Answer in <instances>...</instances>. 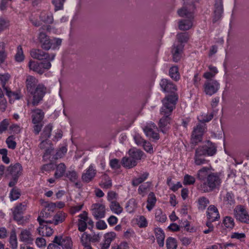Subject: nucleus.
Here are the masks:
<instances>
[{"instance_id": "obj_1", "label": "nucleus", "mask_w": 249, "mask_h": 249, "mask_svg": "<svg viewBox=\"0 0 249 249\" xmlns=\"http://www.w3.org/2000/svg\"><path fill=\"white\" fill-rule=\"evenodd\" d=\"M26 88L28 94L32 97L30 104L33 106H38L42 101L47 92V88L34 76L28 75L26 77Z\"/></svg>"}, {"instance_id": "obj_2", "label": "nucleus", "mask_w": 249, "mask_h": 249, "mask_svg": "<svg viewBox=\"0 0 249 249\" xmlns=\"http://www.w3.org/2000/svg\"><path fill=\"white\" fill-rule=\"evenodd\" d=\"M177 96L171 95L165 97L162 100L163 106L160 109V114L163 115L160 120L158 124L160 130L165 134L169 129V124L171 118L170 115L175 108V105L178 100Z\"/></svg>"}, {"instance_id": "obj_3", "label": "nucleus", "mask_w": 249, "mask_h": 249, "mask_svg": "<svg viewBox=\"0 0 249 249\" xmlns=\"http://www.w3.org/2000/svg\"><path fill=\"white\" fill-rule=\"evenodd\" d=\"M52 27L50 25H43L39 29V35L38 39L40 44L41 47L45 51L50 49L55 50L59 48L62 43V40L58 38H53L50 39L49 36L44 32L47 31L51 32Z\"/></svg>"}, {"instance_id": "obj_4", "label": "nucleus", "mask_w": 249, "mask_h": 249, "mask_svg": "<svg viewBox=\"0 0 249 249\" xmlns=\"http://www.w3.org/2000/svg\"><path fill=\"white\" fill-rule=\"evenodd\" d=\"M222 183L220 174L212 172L206 178V180L200 183L199 189L203 192L209 193L219 189Z\"/></svg>"}, {"instance_id": "obj_5", "label": "nucleus", "mask_w": 249, "mask_h": 249, "mask_svg": "<svg viewBox=\"0 0 249 249\" xmlns=\"http://www.w3.org/2000/svg\"><path fill=\"white\" fill-rule=\"evenodd\" d=\"M22 167L19 163L11 164L6 171L7 176H10L12 179L9 183V186L14 187L17 183L19 177L22 175Z\"/></svg>"}, {"instance_id": "obj_6", "label": "nucleus", "mask_w": 249, "mask_h": 249, "mask_svg": "<svg viewBox=\"0 0 249 249\" xmlns=\"http://www.w3.org/2000/svg\"><path fill=\"white\" fill-rule=\"evenodd\" d=\"M233 214L236 220L241 223L249 224V214L244 206H236L233 210Z\"/></svg>"}, {"instance_id": "obj_7", "label": "nucleus", "mask_w": 249, "mask_h": 249, "mask_svg": "<svg viewBox=\"0 0 249 249\" xmlns=\"http://www.w3.org/2000/svg\"><path fill=\"white\" fill-rule=\"evenodd\" d=\"M203 92L209 96H212L217 92L219 83L215 80H206L203 85Z\"/></svg>"}, {"instance_id": "obj_8", "label": "nucleus", "mask_w": 249, "mask_h": 249, "mask_svg": "<svg viewBox=\"0 0 249 249\" xmlns=\"http://www.w3.org/2000/svg\"><path fill=\"white\" fill-rule=\"evenodd\" d=\"M29 67L33 71L42 74L45 70L50 69L51 67V64L50 62H38L34 61H30Z\"/></svg>"}, {"instance_id": "obj_9", "label": "nucleus", "mask_w": 249, "mask_h": 249, "mask_svg": "<svg viewBox=\"0 0 249 249\" xmlns=\"http://www.w3.org/2000/svg\"><path fill=\"white\" fill-rule=\"evenodd\" d=\"M53 242L59 245L63 249H72V241L69 236H55Z\"/></svg>"}, {"instance_id": "obj_10", "label": "nucleus", "mask_w": 249, "mask_h": 249, "mask_svg": "<svg viewBox=\"0 0 249 249\" xmlns=\"http://www.w3.org/2000/svg\"><path fill=\"white\" fill-rule=\"evenodd\" d=\"M198 147L207 156H213L217 151V146L215 144L210 141H206L204 144Z\"/></svg>"}, {"instance_id": "obj_11", "label": "nucleus", "mask_w": 249, "mask_h": 249, "mask_svg": "<svg viewBox=\"0 0 249 249\" xmlns=\"http://www.w3.org/2000/svg\"><path fill=\"white\" fill-rule=\"evenodd\" d=\"M184 45L181 43H174L171 48V53L172 55L173 61L178 62L182 57Z\"/></svg>"}, {"instance_id": "obj_12", "label": "nucleus", "mask_w": 249, "mask_h": 249, "mask_svg": "<svg viewBox=\"0 0 249 249\" xmlns=\"http://www.w3.org/2000/svg\"><path fill=\"white\" fill-rule=\"evenodd\" d=\"M160 86L163 91L165 92L171 93L170 95H175L178 98V96L175 94V91L177 90L176 86L170 80L162 79L160 82ZM170 95H167V96ZM167 97V96H166Z\"/></svg>"}, {"instance_id": "obj_13", "label": "nucleus", "mask_w": 249, "mask_h": 249, "mask_svg": "<svg viewBox=\"0 0 249 249\" xmlns=\"http://www.w3.org/2000/svg\"><path fill=\"white\" fill-rule=\"evenodd\" d=\"M92 213L96 219L104 218L105 216V206L100 203H95L91 206Z\"/></svg>"}, {"instance_id": "obj_14", "label": "nucleus", "mask_w": 249, "mask_h": 249, "mask_svg": "<svg viewBox=\"0 0 249 249\" xmlns=\"http://www.w3.org/2000/svg\"><path fill=\"white\" fill-rule=\"evenodd\" d=\"M204 130L203 126L200 124L194 128L192 134V143L196 144L202 141Z\"/></svg>"}, {"instance_id": "obj_15", "label": "nucleus", "mask_w": 249, "mask_h": 249, "mask_svg": "<svg viewBox=\"0 0 249 249\" xmlns=\"http://www.w3.org/2000/svg\"><path fill=\"white\" fill-rule=\"evenodd\" d=\"M207 156L200 148L197 147L195 150V154L194 157V163L196 165H201L207 164L209 161L206 160L205 157Z\"/></svg>"}, {"instance_id": "obj_16", "label": "nucleus", "mask_w": 249, "mask_h": 249, "mask_svg": "<svg viewBox=\"0 0 249 249\" xmlns=\"http://www.w3.org/2000/svg\"><path fill=\"white\" fill-rule=\"evenodd\" d=\"M214 7L213 22L215 23L222 17L223 13V1L215 0Z\"/></svg>"}, {"instance_id": "obj_17", "label": "nucleus", "mask_w": 249, "mask_h": 249, "mask_svg": "<svg viewBox=\"0 0 249 249\" xmlns=\"http://www.w3.org/2000/svg\"><path fill=\"white\" fill-rule=\"evenodd\" d=\"M31 56L34 59L39 60H45L49 58L50 54L45 52L42 50L32 49L30 51Z\"/></svg>"}, {"instance_id": "obj_18", "label": "nucleus", "mask_w": 249, "mask_h": 249, "mask_svg": "<svg viewBox=\"0 0 249 249\" xmlns=\"http://www.w3.org/2000/svg\"><path fill=\"white\" fill-rule=\"evenodd\" d=\"M44 209L40 213V215L44 218L50 216L51 213L54 211L56 208V204L53 202H45Z\"/></svg>"}, {"instance_id": "obj_19", "label": "nucleus", "mask_w": 249, "mask_h": 249, "mask_svg": "<svg viewBox=\"0 0 249 249\" xmlns=\"http://www.w3.org/2000/svg\"><path fill=\"white\" fill-rule=\"evenodd\" d=\"M96 174V170L93 168L92 165H90L86 170V172L82 174V179L84 182L87 183L89 182L94 178Z\"/></svg>"}, {"instance_id": "obj_20", "label": "nucleus", "mask_w": 249, "mask_h": 249, "mask_svg": "<svg viewBox=\"0 0 249 249\" xmlns=\"http://www.w3.org/2000/svg\"><path fill=\"white\" fill-rule=\"evenodd\" d=\"M32 118L33 124L42 123L44 117V112L40 109L35 108L32 110Z\"/></svg>"}, {"instance_id": "obj_21", "label": "nucleus", "mask_w": 249, "mask_h": 249, "mask_svg": "<svg viewBox=\"0 0 249 249\" xmlns=\"http://www.w3.org/2000/svg\"><path fill=\"white\" fill-rule=\"evenodd\" d=\"M207 213V216L209 220L215 221L220 218L218 210L214 205H210L208 208Z\"/></svg>"}, {"instance_id": "obj_22", "label": "nucleus", "mask_w": 249, "mask_h": 249, "mask_svg": "<svg viewBox=\"0 0 249 249\" xmlns=\"http://www.w3.org/2000/svg\"><path fill=\"white\" fill-rule=\"evenodd\" d=\"M154 233L157 243L160 247H163L164 244L165 234L163 231L160 228H155Z\"/></svg>"}, {"instance_id": "obj_23", "label": "nucleus", "mask_w": 249, "mask_h": 249, "mask_svg": "<svg viewBox=\"0 0 249 249\" xmlns=\"http://www.w3.org/2000/svg\"><path fill=\"white\" fill-rule=\"evenodd\" d=\"M193 18H186L178 21V28L180 30L186 31L189 30L193 25Z\"/></svg>"}, {"instance_id": "obj_24", "label": "nucleus", "mask_w": 249, "mask_h": 249, "mask_svg": "<svg viewBox=\"0 0 249 249\" xmlns=\"http://www.w3.org/2000/svg\"><path fill=\"white\" fill-rule=\"evenodd\" d=\"M121 164L124 167L128 169L132 168L137 164V161L129 157H123L121 160Z\"/></svg>"}, {"instance_id": "obj_25", "label": "nucleus", "mask_w": 249, "mask_h": 249, "mask_svg": "<svg viewBox=\"0 0 249 249\" xmlns=\"http://www.w3.org/2000/svg\"><path fill=\"white\" fill-rule=\"evenodd\" d=\"M129 156L135 161L140 160L144 155V153L141 150L135 148L130 149L128 151Z\"/></svg>"}, {"instance_id": "obj_26", "label": "nucleus", "mask_w": 249, "mask_h": 249, "mask_svg": "<svg viewBox=\"0 0 249 249\" xmlns=\"http://www.w3.org/2000/svg\"><path fill=\"white\" fill-rule=\"evenodd\" d=\"M19 239L20 241L27 244H32L33 241L31 232L26 230L21 231L19 235Z\"/></svg>"}, {"instance_id": "obj_27", "label": "nucleus", "mask_w": 249, "mask_h": 249, "mask_svg": "<svg viewBox=\"0 0 249 249\" xmlns=\"http://www.w3.org/2000/svg\"><path fill=\"white\" fill-rule=\"evenodd\" d=\"M210 170V168L208 167H203L199 169L197 173V178L200 181V183L205 181L206 180V178L209 175L208 172Z\"/></svg>"}, {"instance_id": "obj_28", "label": "nucleus", "mask_w": 249, "mask_h": 249, "mask_svg": "<svg viewBox=\"0 0 249 249\" xmlns=\"http://www.w3.org/2000/svg\"><path fill=\"white\" fill-rule=\"evenodd\" d=\"M177 13L180 17H185L189 18H194L193 13L186 6H183L182 8L179 9Z\"/></svg>"}, {"instance_id": "obj_29", "label": "nucleus", "mask_w": 249, "mask_h": 249, "mask_svg": "<svg viewBox=\"0 0 249 249\" xmlns=\"http://www.w3.org/2000/svg\"><path fill=\"white\" fill-rule=\"evenodd\" d=\"M53 129V125L52 124H49L43 129L42 132L41 133L39 137L40 139L48 140L51 135V132Z\"/></svg>"}, {"instance_id": "obj_30", "label": "nucleus", "mask_w": 249, "mask_h": 249, "mask_svg": "<svg viewBox=\"0 0 249 249\" xmlns=\"http://www.w3.org/2000/svg\"><path fill=\"white\" fill-rule=\"evenodd\" d=\"M149 173L144 172L140 177L134 178L132 181V184L133 186H137L140 184L144 182L148 177Z\"/></svg>"}, {"instance_id": "obj_31", "label": "nucleus", "mask_w": 249, "mask_h": 249, "mask_svg": "<svg viewBox=\"0 0 249 249\" xmlns=\"http://www.w3.org/2000/svg\"><path fill=\"white\" fill-rule=\"evenodd\" d=\"M9 243L11 245L12 249H17L18 248V242L17 237L16 235V231L13 229L10 232V236L9 238Z\"/></svg>"}, {"instance_id": "obj_32", "label": "nucleus", "mask_w": 249, "mask_h": 249, "mask_svg": "<svg viewBox=\"0 0 249 249\" xmlns=\"http://www.w3.org/2000/svg\"><path fill=\"white\" fill-rule=\"evenodd\" d=\"M109 207L111 211L117 214H119L123 212V208L116 201H111Z\"/></svg>"}, {"instance_id": "obj_33", "label": "nucleus", "mask_w": 249, "mask_h": 249, "mask_svg": "<svg viewBox=\"0 0 249 249\" xmlns=\"http://www.w3.org/2000/svg\"><path fill=\"white\" fill-rule=\"evenodd\" d=\"M144 132L147 137L152 138L154 140H158L160 138L159 135L158 133L155 132L151 128L146 126L144 129Z\"/></svg>"}, {"instance_id": "obj_34", "label": "nucleus", "mask_w": 249, "mask_h": 249, "mask_svg": "<svg viewBox=\"0 0 249 249\" xmlns=\"http://www.w3.org/2000/svg\"><path fill=\"white\" fill-rule=\"evenodd\" d=\"M137 207V203L135 199L132 198L126 203L125 209L127 212L132 213L134 212Z\"/></svg>"}, {"instance_id": "obj_35", "label": "nucleus", "mask_w": 249, "mask_h": 249, "mask_svg": "<svg viewBox=\"0 0 249 249\" xmlns=\"http://www.w3.org/2000/svg\"><path fill=\"white\" fill-rule=\"evenodd\" d=\"M169 75L170 77L175 80L178 81L180 79V75L178 72V68L177 66L172 67L169 70Z\"/></svg>"}, {"instance_id": "obj_36", "label": "nucleus", "mask_w": 249, "mask_h": 249, "mask_svg": "<svg viewBox=\"0 0 249 249\" xmlns=\"http://www.w3.org/2000/svg\"><path fill=\"white\" fill-rule=\"evenodd\" d=\"M66 167L64 163H61L56 167V172L54 176L56 178H59L62 177L66 171Z\"/></svg>"}, {"instance_id": "obj_37", "label": "nucleus", "mask_w": 249, "mask_h": 249, "mask_svg": "<svg viewBox=\"0 0 249 249\" xmlns=\"http://www.w3.org/2000/svg\"><path fill=\"white\" fill-rule=\"evenodd\" d=\"M67 151V148L65 146H62L56 150L55 154L53 156L51 159H50V160L52 161L62 158L65 154L66 153Z\"/></svg>"}, {"instance_id": "obj_38", "label": "nucleus", "mask_w": 249, "mask_h": 249, "mask_svg": "<svg viewBox=\"0 0 249 249\" xmlns=\"http://www.w3.org/2000/svg\"><path fill=\"white\" fill-rule=\"evenodd\" d=\"M167 249H177L178 247L177 240L173 237H169L166 240Z\"/></svg>"}, {"instance_id": "obj_39", "label": "nucleus", "mask_w": 249, "mask_h": 249, "mask_svg": "<svg viewBox=\"0 0 249 249\" xmlns=\"http://www.w3.org/2000/svg\"><path fill=\"white\" fill-rule=\"evenodd\" d=\"M66 214L62 212H59L54 216L53 220L54 224L57 225L59 223L63 222L66 218Z\"/></svg>"}, {"instance_id": "obj_40", "label": "nucleus", "mask_w": 249, "mask_h": 249, "mask_svg": "<svg viewBox=\"0 0 249 249\" xmlns=\"http://www.w3.org/2000/svg\"><path fill=\"white\" fill-rule=\"evenodd\" d=\"M6 95L10 98H13L15 100H19L21 98L20 92L19 91H12L9 88L4 90Z\"/></svg>"}, {"instance_id": "obj_41", "label": "nucleus", "mask_w": 249, "mask_h": 249, "mask_svg": "<svg viewBox=\"0 0 249 249\" xmlns=\"http://www.w3.org/2000/svg\"><path fill=\"white\" fill-rule=\"evenodd\" d=\"M116 236V233L113 231L106 233L104 235L105 242L104 244L109 247L111 242L114 240Z\"/></svg>"}, {"instance_id": "obj_42", "label": "nucleus", "mask_w": 249, "mask_h": 249, "mask_svg": "<svg viewBox=\"0 0 249 249\" xmlns=\"http://www.w3.org/2000/svg\"><path fill=\"white\" fill-rule=\"evenodd\" d=\"M42 216L40 214V216H39L37 219L38 222H39V224L40 225V227L38 228V232L40 234H41V232H42L43 233V230L44 229L45 226H46V225H44V223L46 224H52L53 222V220H44L41 218V217Z\"/></svg>"}, {"instance_id": "obj_43", "label": "nucleus", "mask_w": 249, "mask_h": 249, "mask_svg": "<svg viewBox=\"0 0 249 249\" xmlns=\"http://www.w3.org/2000/svg\"><path fill=\"white\" fill-rule=\"evenodd\" d=\"M177 38L178 40V42L176 43H186L189 38V35L187 33H180L177 35Z\"/></svg>"}, {"instance_id": "obj_44", "label": "nucleus", "mask_w": 249, "mask_h": 249, "mask_svg": "<svg viewBox=\"0 0 249 249\" xmlns=\"http://www.w3.org/2000/svg\"><path fill=\"white\" fill-rule=\"evenodd\" d=\"M224 201L227 204L233 205L235 204L234 196L231 192H228L226 193V196L224 197Z\"/></svg>"}, {"instance_id": "obj_45", "label": "nucleus", "mask_w": 249, "mask_h": 249, "mask_svg": "<svg viewBox=\"0 0 249 249\" xmlns=\"http://www.w3.org/2000/svg\"><path fill=\"white\" fill-rule=\"evenodd\" d=\"M151 185L150 182H147L146 183L141 185L138 189V193L141 195L142 197L146 195L147 190L149 188Z\"/></svg>"}, {"instance_id": "obj_46", "label": "nucleus", "mask_w": 249, "mask_h": 249, "mask_svg": "<svg viewBox=\"0 0 249 249\" xmlns=\"http://www.w3.org/2000/svg\"><path fill=\"white\" fill-rule=\"evenodd\" d=\"M15 60L18 62H21L24 59L23 52L20 45L18 46L17 48V52L15 55Z\"/></svg>"}, {"instance_id": "obj_47", "label": "nucleus", "mask_w": 249, "mask_h": 249, "mask_svg": "<svg viewBox=\"0 0 249 249\" xmlns=\"http://www.w3.org/2000/svg\"><path fill=\"white\" fill-rule=\"evenodd\" d=\"M20 195L19 189L14 187L11 190L9 196L11 200L13 201L18 199L20 197Z\"/></svg>"}, {"instance_id": "obj_48", "label": "nucleus", "mask_w": 249, "mask_h": 249, "mask_svg": "<svg viewBox=\"0 0 249 249\" xmlns=\"http://www.w3.org/2000/svg\"><path fill=\"white\" fill-rule=\"evenodd\" d=\"M213 112H212L207 114L203 113L200 116L199 122L205 123L210 121L213 117Z\"/></svg>"}, {"instance_id": "obj_49", "label": "nucleus", "mask_w": 249, "mask_h": 249, "mask_svg": "<svg viewBox=\"0 0 249 249\" xmlns=\"http://www.w3.org/2000/svg\"><path fill=\"white\" fill-rule=\"evenodd\" d=\"M65 177L68 178L71 181L75 182L77 178L78 175L77 172L74 170L68 171L65 173Z\"/></svg>"}, {"instance_id": "obj_50", "label": "nucleus", "mask_w": 249, "mask_h": 249, "mask_svg": "<svg viewBox=\"0 0 249 249\" xmlns=\"http://www.w3.org/2000/svg\"><path fill=\"white\" fill-rule=\"evenodd\" d=\"M155 218L156 220L160 222H164L166 219V216L163 213L160 209L157 210L155 212Z\"/></svg>"}, {"instance_id": "obj_51", "label": "nucleus", "mask_w": 249, "mask_h": 249, "mask_svg": "<svg viewBox=\"0 0 249 249\" xmlns=\"http://www.w3.org/2000/svg\"><path fill=\"white\" fill-rule=\"evenodd\" d=\"M15 139V137L13 135H11L6 139V143L9 148L11 149H15L17 145V143L14 141Z\"/></svg>"}, {"instance_id": "obj_52", "label": "nucleus", "mask_w": 249, "mask_h": 249, "mask_svg": "<svg viewBox=\"0 0 249 249\" xmlns=\"http://www.w3.org/2000/svg\"><path fill=\"white\" fill-rule=\"evenodd\" d=\"M224 226L229 229H232L234 226V219L230 216H226L223 222Z\"/></svg>"}, {"instance_id": "obj_53", "label": "nucleus", "mask_w": 249, "mask_h": 249, "mask_svg": "<svg viewBox=\"0 0 249 249\" xmlns=\"http://www.w3.org/2000/svg\"><path fill=\"white\" fill-rule=\"evenodd\" d=\"M199 204V209L204 210L207 206L208 204H209V200L208 198L202 196L200 197L198 200Z\"/></svg>"}, {"instance_id": "obj_54", "label": "nucleus", "mask_w": 249, "mask_h": 249, "mask_svg": "<svg viewBox=\"0 0 249 249\" xmlns=\"http://www.w3.org/2000/svg\"><path fill=\"white\" fill-rule=\"evenodd\" d=\"M10 76L8 73L3 74H0V81L1 82V86L4 90L7 89L8 87L6 86V84L9 80Z\"/></svg>"}, {"instance_id": "obj_55", "label": "nucleus", "mask_w": 249, "mask_h": 249, "mask_svg": "<svg viewBox=\"0 0 249 249\" xmlns=\"http://www.w3.org/2000/svg\"><path fill=\"white\" fill-rule=\"evenodd\" d=\"M66 0H53L52 3L55 7V11L62 10Z\"/></svg>"}, {"instance_id": "obj_56", "label": "nucleus", "mask_w": 249, "mask_h": 249, "mask_svg": "<svg viewBox=\"0 0 249 249\" xmlns=\"http://www.w3.org/2000/svg\"><path fill=\"white\" fill-rule=\"evenodd\" d=\"M195 178L189 175L186 174L184 177L183 184L184 185H192L195 182Z\"/></svg>"}, {"instance_id": "obj_57", "label": "nucleus", "mask_w": 249, "mask_h": 249, "mask_svg": "<svg viewBox=\"0 0 249 249\" xmlns=\"http://www.w3.org/2000/svg\"><path fill=\"white\" fill-rule=\"evenodd\" d=\"M54 148L52 144L50 143V146L49 148H47L43 156V160L44 161H46L47 160L50 159V157H48L49 155H51L53 151Z\"/></svg>"}, {"instance_id": "obj_58", "label": "nucleus", "mask_w": 249, "mask_h": 249, "mask_svg": "<svg viewBox=\"0 0 249 249\" xmlns=\"http://www.w3.org/2000/svg\"><path fill=\"white\" fill-rule=\"evenodd\" d=\"M40 18L42 21L44 22L49 24H51L53 22V18L51 14H47L40 16Z\"/></svg>"}, {"instance_id": "obj_59", "label": "nucleus", "mask_w": 249, "mask_h": 249, "mask_svg": "<svg viewBox=\"0 0 249 249\" xmlns=\"http://www.w3.org/2000/svg\"><path fill=\"white\" fill-rule=\"evenodd\" d=\"M109 165L112 169H119L121 168V164L119 160L117 159H113L110 160Z\"/></svg>"}, {"instance_id": "obj_60", "label": "nucleus", "mask_w": 249, "mask_h": 249, "mask_svg": "<svg viewBox=\"0 0 249 249\" xmlns=\"http://www.w3.org/2000/svg\"><path fill=\"white\" fill-rule=\"evenodd\" d=\"M55 168L54 164L53 162L44 164L41 168V170L44 171H50L53 170Z\"/></svg>"}, {"instance_id": "obj_61", "label": "nucleus", "mask_w": 249, "mask_h": 249, "mask_svg": "<svg viewBox=\"0 0 249 249\" xmlns=\"http://www.w3.org/2000/svg\"><path fill=\"white\" fill-rule=\"evenodd\" d=\"M134 140L135 143L138 145H142L143 143L146 141L144 140L139 134H135L134 136Z\"/></svg>"}, {"instance_id": "obj_62", "label": "nucleus", "mask_w": 249, "mask_h": 249, "mask_svg": "<svg viewBox=\"0 0 249 249\" xmlns=\"http://www.w3.org/2000/svg\"><path fill=\"white\" fill-rule=\"evenodd\" d=\"M78 230L81 232H84L87 228V223L86 221L79 219L78 220Z\"/></svg>"}, {"instance_id": "obj_63", "label": "nucleus", "mask_w": 249, "mask_h": 249, "mask_svg": "<svg viewBox=\"0 0 249 249\" xmlns=\"http://www.w3.org/2000/svg\"><path fill=\"white\" fill-rule=\"evenodd\" d=\"M26 205L25 202L19 203L18 205L15 207L14 210L13 211L23 213V212L26 210Z\"/></svg>"}, {"instance_id": "obj_64", "label": "nucleus", "mask_w": 249, "mask_h": 249, "mask_svg": "<svg viewBox=\"0 0 249 249\" xmlns=\"http://www.w3.org/2000/svg\"><path fill=\"white\" fill-rule=\"evenodd\" d=\"M8 21L4 18H0V33L7 28L8 26Z\"/></svg>"}]
</instances>
